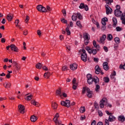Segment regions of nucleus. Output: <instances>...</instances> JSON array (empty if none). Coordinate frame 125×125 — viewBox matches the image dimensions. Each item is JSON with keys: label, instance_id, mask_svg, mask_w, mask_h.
<instances>
[{"label": "nucleus", "instance_id": "obj_55", "mask_svg": "<svg viewBox=\"0 0 125 125\" xmlns=\"http://www.w3.org/2000/svg\"><path fill=\"white\" fill-rule=\"evenodd\" d=\"M29 19H30V18L29 17V16H27L26 19L25 20V23H27V22H28V21H29Z\"/></svg>", "mask_w": 125, "mask_h": 125}, {"label": "nucleus", "instance_id": "obj_41", "mask_svg": "<svg viewBox=\"0 0 125 125\" xmlns=\"http://www.w3.org/2000/svg\"><path fill=\"white\" fill-rule=\"evenodd\" d=\"M116 31L117 32H121V31H122L123 30V28L120 27V26H117L116 27Z\"/></svg>", "mask_w": 125, "mask_h": 125}, {"label": "nucleus", "instance_id": "obj_29", "mask_svg": "<svg viewBox=\"0 0 125 125\" xmlns=\"http://www.w3.org/2000/svg\"><path fill=\"white\" fill-rule=\"evenodd\" d=\"M66 32L68 36H70V35H71V31L69 30V24H68V26L66 28Z\"/></svg>", "mask_w": 125, "mask_h": 125}, {"label": "nucleus", "instance_id": "obj_51", "mask_svg": "<svg viewBox=\"0 0 125 125\" xmlns=\"http://www.w3.org/2000/svg\"><path fill=\"white\" fill-rule=\"evenodd\" d=\"M104 49L105 52H108L109 50L108 47H107L106 46H104Z\"/></svg>", "mask_w": 125, "mask_h": 125}, {"label": "nucleus", "instance_id": "obj_1", "mask_svg": "<svg viewBox=\"0 0 125 125\" xmlns=\"http://www.w3.org/2000/svg\"><path fill=\"white\" fill-rule=\"evenodd\" d=\"M86 92V95L89 98L92 97L93 92L92 91H90V89L87 87H84L82 90V94H84Z\"/></svg>", "mask_w": 125, "mask_h": 125}, {"label": "nucleus", "instance_id": "obj_42", "mask_svg": "<svg viewBox=\"0 0 125 125\" xmlns=\"http://www.w3.org/2000/svg\"><path fill=\"white\" fill-rule=\"evenodd\" d=\"M5 84H6V86H5V88H8L11 86V84H10V83H5Z\"/></svg>", "mask_w": 125, "mask_h": 125}, {"label": "nucleus", "instance_id": "obj_17", "mask_svg": "<svg viewBox=\"0 0 125 125\" xmlns=\"http://www.w3.org/2000/svg\"><path fill=\"white\" fill-rule=\"evenodd\" d=\"M93 44L94 46V47H95L96 48H97V51H99L100 49H98L100 47V46L99 45V44H96V42L95 41H94L93 42Z\"/></svg>", "mask_w": 125, "mask_h": 125}, {"label": "nucleus", "instance_id": "obj_12", "mask_svg": "<svg viewBox=\"0 0 125 125\" xmlns=\"http://www.w3.org/2000/svg\"><path fill=\"white\" fill-rule=\"evenodd\" d=\"M103 66L104 70L108 71L109 70V66L108 65V62H105L103 63Z\"/></svg>", "mask_w": 125, "mask_h": 125}, {"label": "nucleus", "instance_id": "obj_63", "mask_svg": "<svg viewBox=\"0 0 125 125\" xmlns=\"http://www.w3.org/2000/svg\"><path fill=\"white\" fill-rule=\"evenodd\" d=\"M16 70H17V71H18V70H19L20 69V65L18 64V65H17V66H16Z\"/></svg>", "mask_w": 125, "mask_h": 125}, {"label": "nucleus", "instance_id": "obj_18", "mask_svg": "<svg viewBox=\"0 0 125 125\" xmlns=\"http://www.w3.org/2000/svg\"><path fill=\"white\" fill-rule=\"evenodd\" d=\"M13 18V15L11 14H9L7 15V19L9 21H11Z\"/></svg>", "mask_w": 125, "mask_h": 125}, {"label": "nucleus", "instance_id": "obj_5", "mask_svg": "<svg viewBox=\"0 0 125 125\" xmlns=\"http://www.w3.org/2000/svg\"><path fill=\"white\" fill-rule=\"evenodd\" d=\"M86 78L87 79V82L88 84H92V83H93V78H92V75L90 74H87Z\"/></svg>", "mask_w": 125, "mask_h": 125}, {"label": "nucleus", "instance_id": "obj_59", "mask_svg": "<svg viewBox=\"0 0 125 125\" xmlns=\"http://www.w3.org/2000/svg\"><path fill=\"white\" fill-rule=\"evenodd\" d=\"M102 21H104V22L108 21V19L107 18H104L102 19Z\"/></svg>", "mask_w": 125, "mask_h": 125}, {"label": "nucleus", "instance_id": "obj_19", "mask_svg": "<svg viewBox=\"0 0 125 125\" xmlns=\"http://www.w3.org/2000/svg\"><path fill=\"white\" fill-rule=\"evenodd\" d=\"M105 39H106V35H103V36L100 38V42H101V43H104V41H105Z\"/></svg>", "mask_w": 125, "mask_h": 125}, {"label": "nucleus", "instance_id": "obj_22", "mask_svg": "<svg viewBox=\"0 0 125 125\" xmlns=\"http://www.w3.org/2000/svg\"><path fill=\"white\" fill-rule=\"evenodd\" d=\"M57 107H58V105L56 103H52V107L54 109V110H56L57 109Z\"/></svg>", "mask_w": 125, "mask_h": 125}, {"label": "nucleus", "instance_id": "obj_40", "mask_svg": "<svg viewBox=\"0 0 125 125\" xmlns=\"http://www.w3.org/2000/svg\"><path fill=\"white\" fill-rule=\"evenodd\" d=\"M61 21L62 22V23H64V24H67L68 23V21H67V20H65L64 18L61 19Z\"/></svg>", "mask_w": 125, "mask_h": 125}, {"label": "nucleus", "instance_id": "obj_47", "mask_svg": "<svg viewBox=\"0 0 125 125\" xmlns=\"http://www.w3.org/2000/svg\"><path fill=\"white\" fill-rule=\"evenodd\" d=\"M98 114H99V116L100 117H102V116H103V113H102V111H101V110H98Z\"/></svg>", "mask_w": 125, "mask_h": 125}, {"label": "nucleus", "instance_id": "obj_32", "mask_svg": "<svg viewBox=\"0 0 125 125\" xmlns=\"http://www.w3.org/2000/svg\"><path fill=\"white\" fill-rule=\"evenodd\" d=\"M42 67V64L41 63H38L36 64V68L37 69H41Z\"/></svg>", "mask_w": 125, "mask_h": 125}, {"label": "nucleus", "instance_id": "obj_45", "mask_svg": "<svg viewBox=\"0 0 125 125\" xmlns=\"http://www.w3.org/2000/svg\"><path fill=\"white\" fill-rule=\"evenodd\" d=\"M84 42L85 45H87V44H88V42H89V39L84 40Z\"/></svg>", "mask_w": 125, "mask_h": 125}, {"label": "nucleus", "instance_id": "obj_25", "mask_svg": "<svg viewBox=\"0 0 125 125\" xmlns=\"http://www.w3.org/2000/svg\"><path fill=\"white\" fill-rule=\"evenodd\" d=\"M114 41L117 44H118V43H120L121 42V40L120 39V38H119V37H116L114 39Z\"/></svg>", "mask_w": 125, "mask_h": 125}, {"label": "nucleus", "instance_id": "obj_54", "mask_svg": "<svg viewBox=\"0 0 125 125\" xmlns=\"http://www.w3.org/2000/svg\"><path fill=\"white\" fill-rule=\"evenodd\" d=\"M55 123L56 125H62V124H61V121H59L58 120V122H55Z\"/></svg>", "mask_w": 125, "mask_h": 125}, {"label": "nucleus", "instance_id": "obj_50", "mask_svg": "<svg viewBox=\"0 0 125 125\" xmlns=\"http://www.w3.org/2000/svg\"><path fill=\"white\" fill-rule=\"evenodd\" d=\"M46 9L47 11H51V8L49 6H47Z\"/></svg>", "mask_w": 125, "mask_h": 125}, {"label": "nucleus", "instance_id": "obj_6", "mask_svg": "<svg viewBox=\"0 0 125 125\" xmlns=\"http://www.w3.org/2000/svg\"><path fill=\"white\" fill-rule=\"evenodd\" d=\"M61 104L62 106H64L65 107L69 108V107H70V101L69 100H66L65 101H62Z\"/></svg>", "mask_w": 125, "mask_h": 125}, {"label": "nucleus", "instance_id": "obj_35", "mask_svg": "<svg viewBox=\"0 0 125 125\" xmlns=\"http://www.w3.org/2000/svg\"><path fill=\"white\" fill-rule=\"evenodd\" d=\"M72 20H73V21H77V19L78 18V16H77V15L76 16H72Z\"/></svg>", "mask_w": 125, "mask_h": 125}, {"label": "nucleus", "instance_id": "obj_7", "mask_svg": "<svg viewBox=\"0 0 125 125\" xmlns=\"http://www.w3.org/2000/svg\"><path fill=\"white\" fill-rule=\"evenodd\" d=\"M114 15H115V16H116V17H119L120 16H122V15L123 16V15H125V13L123 14L122 11L119 9L115 10L114 12Z\"/></svg>", "mask_w": 125, "mask_h": 125}, {"label": "nucleus", "instance_id": "obj_10", "mask_svg": "<svg viewBox=\"0 0 125 125\" xmlns=\"http://www.w3.org/2000/svg\"><path fill=\"white\" fill-rule=\"evenodd\" d=\"M78 68V64L77 63H74L70 65V68L71 70H72V71H74L75 70H77V68Z\"/></svg>", "mask_w": 125, "mask_h": 125}, {"label": "nucleus", "instance_id": "obj_64", "mask_svg": "<svg viewBox=\"0 0 125 125\" xmlns=\"http://www.w3.org/2000/svg\"><path fill=\"white\" fill-rule=\"evenodd\" d=\"M77 87H78L76 86V85H73V86H72L73 89L76 90V89H77Z\"/></svg>", "mask_w": 125, "mask_h": 125}, {"label": "nucleus", "instance_id": "obj_53", "mask_svg": "<svg viewBox=\"0 0 125 125\" xmlns=\"http://www.w3.org/2000/svg\"><path fill=\"white\" fill-rule=\"evenodd\" d=\"M62 71H66V70H68L67 66H64L62 67Z\"/></svg>", "mask_w": 125, "mask_h": 125}, {"label": "nucleus", "instance_id": "obj_20", "mask_svg": "<svg viewBox=\"0 0 125 125\" xmlns=\"http://www.w3.org/2000/svg\"><path fill=\"white\" fill-rule=\"evenodd\" d=\"M31 104H33V105H34V106H36V107H39L40 106L39 103L36 102V101L35 100L31 101Z\"/></svg>", "mask_w": 125, "mask_h": 125}, {"label": "nucleus", "instance_id": "obj_48", "mask_svg": "<svg viewBox=\"0 0 125 125\" xmlns=\"http://www.w3.org/2000/svg\"><path fill=\"white\" fill-rule=\"evenodd\" d=\"M56 93L58 94L59 95H60V96H62L61 95V90H57L56 91Z\"/></svg>", "mask_w": 125, "mask_h": 125}, {"label": "nucleus", "instance_id": "obj_36", "mask_svg": "<svg viewBox=\"0 0 125 125\" xmlns=\"http://www.w3.org/2000/svg\"><path fill=\"white\" fill-rule=\"evenodd\" d=\"M104 83H109L110 82V79L108 77L104 78Z\"/></svg>", "mask_w": 125, "mask_h": 125}, {"label": "nucleus", "instance_id": "obj_57", "mask_svg": "<svg viewBox=\"0 0 125 125\" xmlns=\"http://www.w3.org/2000/svg\"><path fill=\"white\" fill-rule=\"evenodd\" d=\"M95 108H96V109H97V108H98V104H97V103H96V102H95Z\"/></svg>", "mask_w": 125, "mask_h": 125}, {"label": "nucleus", "instance_id": "obj_11", "mask_svg": "<svg viewBox=\"0 0 125 125\" xmlns=\"http://www.w3.org/2000/svg\"><path fill=\"white\" fill-rule=\"evenodd\" d=\"M10 48L11 50L15 51V52H18V48H17L15 44H11L10 45Z\"/></svg>", "mask_w": 125, "mask_h": 125}, {"label": "nucleus", "instance_id": "obj_28", "mask_svg": "<svg viewBox=\"0 0 125 125\" xmlns=\"http://www.w3.org/2000/svg\"><path fill=\"white\" fill-rule=\"evenodd\" d=\"M76 16H77V18H78L79 20H82V19H83V16H82V14L80 13H77Z\"/></svg>", "mask_w": 125, "mask_h": 125}, {"label": "nucleus", "instance_id": "obj_26", "mask_svg": "<svg viewBox=\"0 0 125 125\" xmlns=\"http://www.w3.org/2000/svg\"><path fill=\"white\" fill-rule=\"evenodd\" d=\"M46 77H47V79H48V78L50 77V73L49 72H47L44 73V78H46Z\"/></svg>", "mask_w": 125, "mask_h": 125}, {"label": "nucleus", "instance_id": "obj_46", "mask_svg": "<svg viewBox=\"0 0 125 125\" xmlns=\"http://www.w3.org/2000/svg\"><path fill=\"white\" fill-rule=\"evenodd\" d=\"M94 61L96 63H98L99 61V59L98 58H94Z\"/></svg>", "mask_w": 125, "mask_h": 125}, {"label": "nucleus", "instance_id": "obj_39", "mask_svg": "<svg viewBox=\"0 0 125 125\" xmlns=\"http://www.w3.org/2000/svg\"><path fill=\"white\" fill-rule=\"evenodd\" d=\"M16 27H18L19 28L20 27V25H18L19 23V20L17 19L15 21Z\"/></svg>", "mask_w": 125, "mask_h": 125}, {"label": "nucleus", "instance_id": "obj_62", "mask_svg": "<svg viewBox=\"0 0 125 125\" xmlns=\"http://www.w3.org/2000/svg\"><path fill=\"white\" fill-rule=\"evenodd\" d=\"M42 68H43V69L45 71H47V70H48V68H47L46 67V66H43Z\"/></svg>", "mask_w": 125, "mask_h": 125}, {"label": "nucleus", "instance_id": "obj_27", "mask_svg": "<svg viewBox=\"0 0 125 125\" xmlns=\"http://www.w3.org/2000/svg\"><path fill=\"white\" fill-rule=\"evenodd\" d=\"M95 85H96L95 91L96 92H99V89H100V86H99V84H97Z\"/></svg>", "mask_w": 125, "mask_h": 125}, {"label": "nucleus", "instance_id": "obj_16", "mask_svg": "<svg viewBox=\"0 0 125 125\" xmlns=\"http://www.w3.org/2000/svg\"><path fill=\"white\" fill-rule=\"evenodd\" d=\"M59 118V113H56L53 119V121L55 123H57L58 122V118Z\"/></svg>", "mask_w": 125, "mask_h": 125}, {"label": "nucleus", "instance_id": "obj_52", "mask_svg": "<svg viewBox=\"0 0 125 125\" xmlns=\"http://www.w3.org/2000/svg\"><path fill=\"white\" fill-rule=\"evenodd\" d=\"M37 34H38V36H39V37H41V36L42 35V31H41L40 30H38L37 31Z\"/></svg>", "mask_w": 125, "mask_h": 125}, {"label": "nucleus", "instance_id": "obj_60", "mask_svg": "<svg viewBox=\"0 0 125 125\" xmlns=\"http://www.w3.org/2000/svg\"><path fill=\"white\" fill-rule=\"evenodd\" d=\"M62 12L63 14V16H66V10H62Z\"/></svg>", "mask_w": 125, "mask_h": 125}, {"label": "nucleus", "instance_id": "obj_24", "mask_svg": "<svg viewBox=\"0 0 125 125\" xmlns=\"http://www.w3.org/2000/svg\"><path fill=\"white\" fill-rule=\"evenodd\" d=\"M37 120H38V118L34 115H32L30 118V120L31 122H36Z\"/></svg>", "mask_w": 125, "mask_h": 125}, {"label": "nucleus", "instance_id": "obj_23", "mask_svg": "<svg viewBox=\"0 0 125 125\" xmlns=\"http://www.w3.org/2000/svg\"><path fill=\"white\" fill-rule=\"evenodd\" d=\"M125 116H124L121 115L118 117V120L121 121V122H122V123L125 122Z\"/></svg>", "mask_w": 125, "mask_h": 125}, {"label": "nucleus", "instance_id": "obj_21", "mask_svg": "<svg viewBox=\"0 0 125 125\" xmlns=\"http://www.w3.org/2000/svg\"><path fill=\"white\" fill-rule=\"evenodd\" d=\"M92 53L93 55H95L97 53V50L96 49H91L89 54H92Z\"/></svg>", "mask_w": 125, "mask_h": 125}, {"label": "nucleus", "instance_id": "obj_8", "mask_svg": "<svg viewBox=\"0 0 125 125\" xmlns=\"http://www.w3.org/2000/svg\"><path fill=\"white\" fill-rule=\"evenodd\" d=\"M105 9H106V13L107 15H108V14H111L112 12H113V10L110 6L108 5H106L105 6Z\"/></svg>", "mask_w": 125, "mask_h": 125}, {"label": "nucleus", "instance_id": "obj_44", "mask_svg": "<svg viewBox=\"0 0 125 125\" xmlns=\"http://www.w3.org/2000/svg\"><path fill=\"white\" fill-rule=\"evenodd\" d=\"M85 49L88 51V53H90V51H91V49L88 47V46H86L85 47Z\"/></svg>", "mask_w": 125, "mask_h": 125}, {"label": "nucleus", "instance_id": "obj_49", "mask_svg": "<svg viewBox=\"0 0 125 125\" xmlns=\"http://www.w3.org/2000/svg\"><path fill=\"white\" fill-rule=\"evenodd\" d=\"M120 69H123L124 70H125V64L124 65H120Z\"/></svg>", "mask_w": 125, "mask_h": 125}, {"label": "nucleus", "instance_id": "obj_33", "mask_svg": "<svg viewBox=\"0 0 125 125\" xmlns=\"http://www.w3.org/2000/svg\"><path fill=\"white\" fill-rule=\"evenodd\" d=\"M80 111L81 113H84V112H85V107H84V106L81 107L80 108Z\"/></svg>", "mask_w": 125, "mask_h": 125}, {"label": "nucleus", "instance_id": "obj_61", "mask_svg": "<svg viewBox=\"0 0 125 125\" xmlns=\"http://www.w3.org/2000/svg\"><path fill=\"white\" fill-rule=\"evenodd\" d=\"M91 125H96V121H95V120H93Z\"/></svg>", "mask_w": 125, "mask_h": 125}, {"label": "nucleus", "instance_id": "obj_34", "mask_svg": "<svg viewBox=\"0 0 125 125\" xmlns=\"http://www.w3.org/2000/svg\"><path fill=\"white\" fill-rule=\"evenodd\" d=\"M108 41H112L113 39V36H112L111 34L107 35V38Z\"/></svg>", "mask_w": 125, "mask_h": 125}, {"label": "nucleus", "instance_id": "obj_2", "mask_svg": "<svg viewBox=\"0 0 125 125\" xmlns=\"http://www.w3.org/2000/svg\"><path fill=\"white\" fill-rule=\"evenodd\" d=\"M109 104L107 102V99L104 98L100 102V106L101 108H104V106H106V107H108Z\"/></svg>", "mask_w": 125, "mask_h": 125}, {"label": "nucleus", "instance_id": "obj_14", "mask_svg": "<svg viewBox=\"0 0 125 125\" xmlns=\"http://www.w3.org/2000/svg\"><path fill=\"white\" fill-rule=\"evenodd\" d=\"M86 58H87V54H81V60L82 61H83V62H86Z\"/></svg>", "mask_w": 125, "mask_h": 125}, {"label": "nucleus", "instance_id": "obj_58", "mask_svg": "<svg viewBox=\"0 0 125 125\" xmlns=\"http://www.w3.org/2000/svg\"><path fill=\"white\" fill-rule=\"evenodd\" d=\"M105 113L106 114H107V115H108V116H111V115H112V113H110L108 111H105Z\"/></svg>", "mask_w": 125, "mask_h": 125}, {"label": "nucleus", "instance_id": "obj_15", "mask_svg": "<svg viewBox=\"0 0 125 125\" xmlns=\"http://www.w3.org/2000/svg\"><path fill=\"white\" fill-rule=\"evenodd\" d=\"M112 21L113 22L112 26L113 27H114V28H115V27H116L117 26V24H118V21H117V18L113 17L112 18Z\"/></svg>", "mask_w": 125, "mask_h": 125}, {"label": "nucleus", "instance_id": "obj_31", "mask_svg": "<svg viewBox=\"0 0 125 125\" xmlns=\"http://www.w3.org/2000/svg\"><path fill=\"white\" fill-rule=\"evenodd\" d=\"M76 24H77V26H78V27H79V28L80 29H82L83 26H82V24H81V21H78L76 22Z\"/></svg>", "mask_w": 125, "mask_h": 125}, {"label": "nucleus", "instance_id": "obj_4", "mask_svg": "<svg viewBox=\"0 0 125 125\" xmlns=\"http://www.w3.org/2000/svg\"><path fill=\"white\" fill-rule=\"evenodd\" d=\"M37 9L38 11H40L41 12H46V8L45 7L42 6V5H39L37 6Z\"/></svg>", "mask_w": 125, "mask_h": 125}, {"label": "nucleus", "instance_id": "obj_43", "mask_svg": "<svg viewBox=\"0 0 125 125\" xmlns=\"http://www.w3.org/2000/svg\"><path fill=\"white\" fill-rule=\"evenodd\" d=\"M95 71H101V68L99 67V65H96L95 67Z\"/></svg>", "mask_w": 125, "mask_h": 125}, {"label": "nucleus", "instance_id": "obj_56", "mask_svg": "<svg viewBox=\"0 0 125 125\" xmlns=\"http://www.w3.org/2000/svg\"><path fill=\"white\" fill-rule=\"evenodd\" d=\"M84 8L86 11H87L88 10V6H87V5H85Z\"/></svg>", "mask_w": 125, "mask_h": 125}, {"label": "nucleus", "instance_id": "obj_38", "mask_svg": "<svg viewBox=\"0 0 125 125\" xmlns=\"http://www.w3.org/2000/svg\"><path fill=\"white\" fill-rule=\"evenodd\" d=\"M33 95H30L29 96H26V98H25V99H26V100H32V97Z\"/></svg>", "mask_w": 125, "mask_h": 125}, {"label": "nucleus", "instance_id": "obj_3", "mask_svg": "<svg viewBox=\"0 0 125 125\" xmlns=\"http://www.w3.org/2000/svg\"><path fill=\"white\" fill-rule=\"evenodd\" d=\"M116 121V117L115 116L111 115L109 116L108 120H105V124L104 125H109V122H115Z\"/></svg>", "mask_w": 125, "mask_h": 125}, {"label": "nucleus", "instance_id": "obj_37", "mask_svg": "<svg viewBox=\"0 0 125 125\" xmlns=\"http://www.w3.org/2000/svg\"><path fill=\"white\" fill-rule=\"evenodd\" d=\"M84 6H85L84 3H81L79 6V8H80V9H83V8H84Z\"/></svg>", "mask_w": 125, "mask_h": 125}, {"label": "nucleus", "instance_id": "obj_13", "mask_svg": "<svg viewBox=\"0 0 125 125\" xmlns=\"http://www.w3.org/2000/svg\"><path fill=\"white\" fill-rule=\"evenodd\" d=\"M93 82L95 83V85L99 84V78L96 76L94 77Z\"/></svg>", "mask_w": 125, "mask_h": 125}, {"label": "nucleus", "instance_id": "obj_9", "mask_svg": "<svg viewBox=\"0 0 125 125\" xmlns=\"http://www.w3.org/2000/svg\"><path fill=\"white\" fill-rule=\"evenodd\" d=\"M19 110L21 114H24L25 113V111H24L25 110V107H24V105L20 104L19 105Z\"/></svg>", "mask_w": 125, "mask_h": 125}, {"label": "nucleus", "instance_id": "obj_30", "mask_svg": "<svg viewBox=\"0 0 125 125\" xmlns=\"http://www.w3.org/2000/svg\"><path fill=\"white\" fill-rule=\"evenodd\" d=\"M88 37H89V35H88L87 33H86L83 35V38L84 40H89Z\"/></svg>", "mask_w": 125, "mask_h": 125}]
</instances>
